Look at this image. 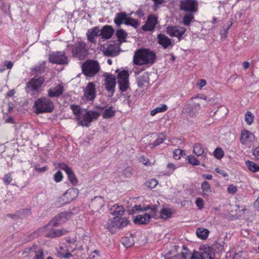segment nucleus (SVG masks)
<instances>
[{
	"mask_svg": "<svg viewBox=\"0 0 259 259\" xmlns=\"http://www.w3.org/2000/svg\"><path fill=\"white\" fill-rule=\"evenodd\" d=\"M71 109L77 116L78 124L82 126H89L90 123L99 116V113L96 111L82 109L75 105H71Z\"/></svg>",
	"mask_w": 259,
	"mask_h": 259,
	"instance_id": "nucleus-1",
	"label": "nucleus"
},
{
	"mask_svg": "<svg viewBox=\"0 0 259 259\" xmlns=\"http://www.w3.org/2000/svg\"><path fill=\"white\" fill-rule=\"evenodd\" d=\"M155 59V55L153 52L148 49H140L135 53L134 62L138 65L152 64Z\"/></svg>",
	"mask_w": 259,
	"mask_h": 259,
	"instance_id": "nucleus-2",
	"label": "nucleus"
},
{
	"mask_svg": "<svg viewBox=\"0 0 259 259\" xmlns=\"http://www.w3.org/2000/svg\"><path fill=\"white\" fill-rule=\"evenodd\" d=\"M80 246L78 245L77 240L74 239H69L66 241V244L59 247L58 252L60 256L65 258H70L73 257L75 254L72 253L76 250H81Z\"/></svg>",
	"mask_w": 259,
	"mask_h": 259,
	"instance_id": "nucleus-3",
	"label": "nucleus"
},
{
	"mask_svg": "<svg viewBox=\"0 0 259 259\" xmlns=\"http://www.w3.org/2000/svg\"><path fill=\"white\" fill-rule=\"evenodd\" d=\"M186 250L189 254L186 259H215L212 248L207 245L201 246L200 252L195 251L193 254L183 246L182 250Z\"/></svg>",
	"mask_w": 259,
	"mask_h": 259,
	"instance_id": "nucleus-4",
	"label": "nucleus"
},
{
	"mask_svg": "<svg viewBox=\"0 0 259 259\" xmlns=\"http://www.w3.org/2000/svg\"><path fill=\"white\" fill-rule=\"evenodd\" d=\"M128 224L129 221L126 218L116 216L108 220L104 226L110 232L114 233L117 229L124 227Z\"/></svg>",
	"mask_w": 259,
	"mask_h": 259,
	"instance_id": "nucleus-5",
	"label": "nucleus"
},
{
	"mask_svg": "<svg viewBox=\"0 0 259 259\" xmlns=\"http://www.w3.org/2000/svg\"><path fill=\"white\" fill-rule=\"evenodd\" d=\"M53 103L49 99L40 98L35 101L34 108L36 113L50 112L53 109Z\"/></svg>",
	"mask_w": 259,
	"mask_h": 259,
	"instance_id": "nucleus-6",
	"label": "nucleus"
},
{
	"mask_svg": "<svg viewBox=\"0 0 259 259\" xmlns=\"http://www.w3.org/2000/svg\"><path fill=\"white\" fill-rule=\"evenodd\" d=\"M44 81L45 78L43 77H34L27 83L26 92L32 96L38 93Z\"/></svg>",
	"mask_w": 259,
	"mask_h": 259,
	"instance_id": "nucleus-7",
	"label": "nucleus"
},
{
	"mask_svg": "<svg viewBox=\"0 0 259 259\" xmlns=\"http://www.w3.org/2000/svg\"><path fill=\"white\" fill-rule=\"evenodd\" d=\"M114 22L117 25L124 23L126 25H131L136 28L140 25L137 20L128 17L126 14L124 12L116 14L114 19Z\"/></svg>",
	"mask_w": 259,
	"mask_h": 259,
	"instance_id": "nucleus-8",
	"label": "nucleus"
},
{
	"mask_svg": "<svg viewBox=\"0 0 259 259\" xmlns=\"http://www.w3.org/2000/svg\"><path fill=\"white\" fill-rule=\"evenodd\" d=\"M83 73L88 76H93L99 71V64L95 61L88 60L82 66Z\"/></svg>",
	"mask_w": 259,
	"mask_h": 259,
	"instance_id": "nucleus-9",
	"label": "nucleus"
},
{
	"mask_svg": "<svg viewBox=\"0 0 259 259\" xmlns=\"http://www.w3.org/2000/svg\"><path fill=\"white\" fill-rule=\"evenodd\" d=\"M72 53L73 56L78 58L79 60L83 59L88 53L85 44L82 41L75 44L73 46Z\"/></svg>",
	"mask_w": 259,
	"mask_h": 259,
	"instance_id": "nucleus-10",
	"label": "nucleus"
},
{
	"mask_svg": "<svg viewBox=\"0 0 259 259\" xmlns=\"http://www.w3.org/2000/svg\"><path fill=\"white\" fill-rule=\"evenodd\" d=\"M50 62L57 64H67L68 59L64 52H56L49 57Z\"/></svg>",
	"mask_w": 259,
	"mask_h": 259,
	"instance_id": "nucleus-11",
	"label": "nucleus"
},
{
	"mask_svg": "<svg viewBox=\"0 0 259 259\" xmlns=\"http://www.w3.org/2000/svg\"><path fill=\"white\" fill-rule=\"evenodd\" d=\"M128 77L129 74L126 70H122L118 74L117 81L122 92L126 91L129 87Z\"/></svg>",
	"mask_w": 259,
	"mask_h": 259,
	"instance_id": "nucleus-12",
	"label": "nucleus"
},
{
	"mask_svg": "<svg viewBox=\"0 0 259 259\" xmlns=\"http://www.w3.org/2000/svg\"><path fill=\"white\" fill-rule=\"evenodd\" d=\"M198 4L196 0H183L180 3V9L190 13L198 11Z\"/></svg>",
	"mask_w": 259,
	"mask_h": 259,
	"instance_id": "nucleus-13",
	"label": "nucleus"
},
{
	"mask_svg": "<svg viewBox=\"0 0 259 259\" xmlns=\"http://www.w3.org/2000/svg\"><path fill=\"white\" fill-rule=\"evenodd\" d=\"M155 210L154 209L151 210L150 213H146L138 214L134 217V222L136 224L142 225L148 224L151 218L155 217Z\"/></svg>",
	"mask_w": 259,
	"mask_h": 259,
	"instance_id": "nucleus-14",
	"label": "nucleus"
},
{
	"mask_svg": "<svg viewBox=\"0 0 259 259\" xmlns=\"http://www.w3.org/2000/svg\"><path fill=\"white\" fill-rule=\"evenodd\" d=\"M96 84L94 82H89L84 89L83 98L86 101H93L96 96Z\"/></svg>",
	"mask_w": 259,
	"mask_h": 259,
	"instance_id": "nucleus-15",
	"label": "nucleus"
},
{
	"mask_svg": "<svg viewBox=\"0 0 259 259\" xmlns=\"http://www.w3.org/2000/svg\"><path fill=\"white\" fill-rule=\"evenodd\" d=\"M186 31L185 28L178 26L168 27L166 30L168 34L172 37H177L179 39L181 38Z\"/></svg>",
	"mask_w": 259,
	"mask_h": 259,
	"instance_id": "nucleus-16",
	"label": "nucleus"
},
{
	"mask_svg": "<svg viewBox=\"0 0 259 259\" xmlns=\"http://www.w3.org/2000/svg\"><path fill=\"white\" fill-rule=\"evenodd\" d=\"M78 195V190L75 188H70L66 191L62 199L63 203H68L75 199Z\"/></svg>",
	"mask_w": 259,
	"mask_h": 259,
	"instance_id": "nucleus-17",
	"label": "nucleus"
},
{
	"mask_svg": "<svg viewBox=\"0 0 259 259\" xmlns=\"http://www.w3.org/2000/svg\"><path fill=\"white\" fill-rule=\"evenodd\" d=\"M66 214L64 213H60L55 216L50 223L44 228L42 231H46L49 229L50 227H56L61 225L65 221Z\"/></svg>",
	"mask_w": 259,
	"mask_h": 259,
	"instance_id": "nucleus-18",
	"label": "nucleus"
},
{
	"mask_svg": "<svg viewBox=\"0 0 259 259\" xmlns=\"http://www.w3.org/2000/svg\"><path fill=\"white\" fill-rule=\"evenodd\" d=\"M104 84L106 90L113 94L116 85L115 76L112 74H107L105 75Z\"/></svg>",
	"mask_w": 259,
	"mask_h": 259,
	"instance_id": "nucleus-19",
	"label": "nucleus"
},
{
	"mask_svg": "<svg viewBox=\"0 0 259 259\" xmlns=\"http://www.w3.org/2000/svg\"><path fill=\"white\" fill-rule=\"evenodd\" d=\"M255 136L247 130H243L240 135V142L244 145H248L254 140Z\"/></svg>",
	"mask_w": 259,
	"mask_h": 259,
	"instance_id": "nucleus-20",
	"label": "nucleus"
},
{
	"mask_svg": "<svg viewBox=\"0 0 259 259\" xmlns=\"http://www.w3.org/2000/svg\"><path fill=\"white\" fill-rule=\"evenodd\" d=\"M157 23V18L153 15H150L148 17L146 23L143 26L142 28L145 31H151L154 28Z\"/></svg>",
	"mask_w": 259,
	"mask_h": 259,
	"instance_id": "nucleus-21",
	"label": "nucleus"
},
{
	"mask_svg": "<svg viewBox=\"0 0 259 259\" xmlns=\"http://www.w3.org/2000/svg\"><path fill=\"white\" fill-rule=\"evenodd\" d=\"M193 152L197 156H202V159L205 161L207 158V153L201 144H195L193 146Z\"/></svg>",
	"mask_w": 259,
	"mask_h": 259,
	"instance_id": "nucleus-22",
	"label": "nucleus"
},
{
	"mask_svg": "<svg viewBox=\"0 0 259 259\" xmlns=\"http://www.w3.org/2000/svg\"><path fill=\"white\" fill-rule=\"evenodd\" d=\"M157 40L159 44L162 47L166 49L172 46V41L167 36L163 34H159L157 36Z\"/></svg>",
	"mask_w": 259,
	"mask_h": 259,
	"instance_id": "nucleus-23",
	"label": "nucleus"
},
{
	"mask_svg": "<svg viewBox=\"0 0 259 259\" xmlns=\"http://www.w3.org/2000/svg\"><path fill=\"white\" fill-rule=\"evenodd\" d=\"M87 35L88 40L91 42L95 41V37L98 35H100V29L98 27H95L93 28L90 29L87 32Z\"/></svg>",
	"mask_w": 259,
	"mask_h": 259,
	"instance_id": "nucleus-24",
	"label": "nucleus"
},
{
	"mask_svg": "<svg viewBox=\"0 0 259 259\" xmlns=\"http://www.w3.org/2000/svg\"><path fill=\"white\" fill-rule=\"evenodd\" d=\"M63 87L61 84H58L54 88H51L48 91V96L50 97H56L61 95L63 93Z\"/></svg>",
	"mask_w": 259,
	"mask_h": 259,
	"instance_id": "nucleus-25",
	"label": "nucleus"
},
{
	"mask_svg": "<svg viewBox=\"0 0 259 259\" xmlns=\"http://www.w3.org/2000/svg\"><path fill=\"white\" fill-rule=\"evenodd\" d=\"M68 231L65 229L62 228L57 230H53L50 233L45 232V236L49 237H56L65 235Z\"/></svg>",
	"mask_w": 259,
	"mask_h": 259,
	"instance_id": "nucleus-26",
	"label": "nucleus"
},
{
	"mask_svg": "<svg viewBox=\"0 0 259 259\" xmlns=\"http://www.w3.org/2000/svg\"><path fill=\"white\" fill-rule=\"evenodd\" d=\"M113 33V29L111 26L106 25L100 30V35L103 38L108 39L111 37Z\"/></svg>",
	"mask_w": 259,
	"mask_h": 259,
	"instance_id": "nucleus-27",
	"label": "nucleus"
},
{
	"mask_svg": "<svg viewBox=\"0 0 259 259\" xmlns=\"http://www.w3.org/2000/svg\"><path fill=\"white\" fill-rule=\"evenodd\" d=\"M116 110L112 106L106 107L102 114L104 119H109L113 117L115 114Z\"/></svg>",
	"mask_w": 259,
	"mask_h": 259,
	"instance_id": "nucleus-28",
	"label": "nucleus"
},
{
	"mask_svg": "<svg viewBox=\"0 0 259 259\" xmlns=\"http://www.w3.org/2000/svg\"><path fill=\"white\" fill-rule=\"evenodd\" d=\"M149 78L147 73H144L141 75L138 80V85L140 88L147 87L149 83Z\"/></svg>",
	"mask_w": 259,
	"mask_h": 259,
	"instance_id": "nucleus-29",
	"label": "nucleus"
},
{
	"mask_svg": "<svg viewBox=\"0 0 259 259\" xmlns=\"http://www.w3.org/2000/svg\"><path fill=\"white\" fill-rule=\"evenodd\" d=\"M173 210L170 208H163L160 212V218L163 219H167L170 218L173 214Z\"/></svg>",
	"mask_w": 259,
	"mask_h": 259,
	"instance_id": "nucleus-30",
	"label": "nucleus"
},
{
	"mask_svg": "<svg viewBox=\"0 0 259 259\" xmlns=\"http://www.w3.org/2000/svg\"><path fill=\"white\" fill-rule=\"evenodd\" d=\"M196 234L198 238L204 240L207 238L209 231L206 229L199 228L196 230Z\"/></svg>",
	"mask_w": 259,
	"mask_h": 259,
	"instance_id": "nucleus-31",
	"label": "nucleus"
},
{
	"mask_svg": "<svg viewBox=\"0 0 259 259\" xmlns=\"http://www.w3.org/2000/svg\"><path fill=\"white\" fill-rule=\"evenodd\" d=\"M167 109V106L165 104H161L151 111L150 115L152 116L157 113L165 112Z\"/></svg>",
	"mask_w": 259,
	"mask_h": 259,
	"instance_id": "nucleus-32",
	"label": "nucleus"
},
{
	"mask_svg": "<svg viewBox=\"0 0 259 259\" xmlns=\"http://www.w3.org/2000/svg\"><path fill=\"white\" fill-rule=\"evenodd\" d=\"M30 252L34 253L33 259H44V254L43 251L40 248H37L36 249L31 248L30 250Z\"/></svg>",
	"mask_w": 259,
	"mask_h": 259,
	"instance_id": "nucleus-33",
	"label": "nucleus"
},
{
	"mask_svg": "<svg viewBox=\"0 0 259 259\" xmlns=\"http://www.w3.org/2000/svg\"><path fill=\"white\" fill-rule=\"evenodd\" d=\"M194 19V16L192 13H187L183 18L182 23L186 26H189Z\"/></svg>",
	"mask_w": 259,
	"mask_h": 259,
	"instance_id": "nucleus-34",
	"label": "nucleus"
},
{
	"mask_svg": "<svg viewBox=\"0 0 259 259\" xmlns=\"http://www.w3.org/2000/svg\"><path fill=\"white\" fill-rule=\"evenodd\" d=\"M245 164L251 171L256 172L259 171V165L254 162L248 160L246 161Z\"/></svg>",
	"mask_w": 259,
	"mask_h": 259,
	"instance_id": "nucleus-35",
	"label": "nucleus"
},
{
	"mask_svg": "<svg viewBox=\"0 0 259 259\" xmlns=\"http://www.w3.org/2000/svg\"><path fill=\"white\" fill-rule=\"evenodd\" d=\"M201 189L203 196L208 195L211 192V187L209 183L207 181H204L201 185Z\"/></svg>",
	"mask_w": 259,
	"mask_h": 259,
	"instance_id": "nucleus-36",
	"label": "nucleus"
},
{
	"mask_svg": "<svg viewBox=\"0 0 259 259\" xmlns=\"http://www.w3.org/2000/svg\"><path fill=\"white\" fill-rule=\"evenodd\" d=\"M116 35L119 41L120 42H123L125 41L127 34L124 30L122 29H118L117 30Z\"/></svg>",
	"mask_w": 259,
	"mask_h": 259,
	"instance_id": "nucleus-37",
	"label": "nucleus"
},
{
	"mask_svg": "<svg viewBox=\"0 0 259 259\" xmlns=\"http://www.w3.org/2000/svg\"><path fill=\"white\" fill-rule=\"evenodd\" d=\"M113 208L114 211L112 212L113 215L116 216H120L121 215L124 211V209L122 206H119L117 205H114L113 206Z\"/></svg>",
	"mask_w": 259,
	"mask_h": 259,
	"instance_id": "nucleus-38",
	"label": "nucleus"
},
{
	"mask_svg": "<svg viewBox=\"0 0 259 259\" xmlns=\"http://www.w3.org/2000/svg\"><path fill=\"white\" fill-rule=\"evenodd\" d=\"M245 121L248 125H251L254 121V116L250 111H247L245 114Z\"/></svg>",
	"mask_w": 259,
	"mask_h": 259,
	"instance_id": "nucleus-39",
	"label": "nucleus"
},
{
	"mask_svg": "<svg viewBox=\"0 0 259 259\" xmlns=\"http://www.w3.org/2000/svg\"><path fill=\"white\" fill-rule=\"evenodd\" d=\"M67 175L69 181L73 185H75L77 184V179L76 178L72 169L69 172H68Z\"/></svg>",
	"mask_w": 259,
	"mask_h": 259,
	"instance_id": "nucleus-40",
	"label": "nucleus"
},
{
	"mask_svg": "<svg viewBox=\"0 0 259 259\" xmlns=\"http://www.w3.org/2000/svg\"><path fill=\"white\" fill-rule=\"evenodd\" d=\"M189 255L186 250H181L179 254L174 255L169 259H186Z\"/></svg>",
	"mask_w": 259,
	"mask_h": 259,
	"instance_id": "nucleus-41",
	"label": "nucleus"
},
{
	"mask_svg": "<svg viewBox=\"0 0 259 259\" xmlns=\"http://www.w3.org/2000/svg\"><path fill=\"white\" fill-rule=\"evenodd\" d=\"M224 153L223 150L222 148L219 147L216 148L213 152V155L216 158L218 159H221L224 156Z\"/></svg>",
	"mask_w": 259,
	"mask_h": 259,
	"instance_id": "nucleus-42",
	"label": "nucleus"
},
{
	"mask_svg": "<svg viewBox=\"0 0 259 259\" xmlns=\"http://www.w3.org/2000/svg\"><path fill=\"white\" fill-rule=\"evenodd\" d=\"M188 162L194 166L200 164L199 161L193 155H189L187 157Z\"/></svg>",
	"mask_w": 259,
	"mask_h": 259,
	"instance_id": "nucleus-43",
	"label": "nucleus"
},
{
	"mask_svg": "<svg viewBox=\"0 0 259 259\" xmlns=\"http://www.w3.org/2000/svg\"><path fill=\"white\" fill-rule=\"evenodd\" d=\"M158 182L155 179H150L145 183V185L146 187L151 189L155 188Z\"/></svg>",
	"mask_w": 259,
	"mask_h": 259,
	"instance_id": "nucleus-44",
	"label": "nucleus"
},
{
	"mask_svg": "<svg viewBox=\"0 0 259 259\" xmlns=\"http://www.w3.org/2000/svg\"><path fill=\"white\" fill-rule=\"evenodd\" d=\"M121 242L126 247H130L133 244V239L124 237L121 239Z\"/></svg>",
	"mask_w": 259,
	"mask_h": 259,
	"instance_id": "nucleus-45",
	"label": "nucleus"
},
{
	"mask_svg": "<svg viewBox=\"0 0 259 259\" xmlns=\"http://www.w3.org/2000/svg\"><path fill=\"white\" fill-rule=\"evenodd\" d=\"M57 165L58 168L65 171L66 174L72 169L66 163L63 162L58 163Z\"/></svg>",
	"mask_w": 259,
	"mask_h": 259,
	"instance_id": "nucleus-46",
	"label": "nucleus"
},
{
	"mask_svg": "<svg viewBox=\"0 0 259 259\" xmlns=\"http://www.w3.org/2000/svg\"><path fill=\"white\" fill-rule=\"evenodd\" d=\"M165 139V137L163 135H161L154 141L152 144H151V147H155V146L160 145L163 142Z\"/></svg>",
	"mask_w": 259,
	"mask_h": 259,
	"instance_id": "nucleus-47",
	"label": "nucleus"
},
{
	"mask_svg": "<svg viewBox=\"0 0 259 259\" xmlns=\"http://www.w3.org/2000/svg\"><path fill=\"white\" fill-rule=\"evenodd\" d=\"M54 180L56 183L61 182L63 178L62 173L60 171H57L54 176Z\"/></svg>",
	"mask_w": 259,
	"mask_h": 259,
	"instance_id": "nucleus-48",
	"label": "nucleus"
},
{
	"mask_svg": "<svg viewBox=\"0 0 259 259\" xmlns=\"http://www.w3.org/2000/svg\"><path fill=\"white\" fill-rule=\"evenodd\" d=\"M184 153V151L180 149H176L173 152V157L175 159H180Z\"/></svg>",
	"mask_w": 259,
	"mask_h": 259,
	"instance_id": "nucleus-49",
	"label": "nucleus"
},
{
	"mask_svg": "<svg viewBox=\"0 0 259 259\" xmlns=\"http://www.w3.org/2000/svg\"><path fill=\"white\" fill-rule=\"evenodd\" d=\"M12 177L11 174H6L3 178V181L6 185L10 184L12 181Z\"/></svg>",
	"mask_w": 259,
	"mask_h": 259,
	"instance_id": "nucleus-50",
	"label": "nucleus"
},
{
	"mask_svg": "<svg viewBox=\"0 0 259 259\" xmlns=\"http://www.w3.org/2000/svg\"><path fill=\"white\" fill-rule=\"evenodd\" d=\"M196 205L198 209H202L204 207V201L201 198H197L195 201Z\"/></svg>",
	"mask_w": 259,
	"mask_h": 259,
	"instance_id": "nucleus-51",
	"label": "nucleus"
},
{
	"mask_svg": "<svg viewBox=\"0 0 259 259\" xmlns=\"http://www.w3.org/2000/svg\"><path fill=\"white\" fill-rule=\"evenodd\" d=\"M46 62L43 61L39 66H36L34 68V70L36 72L42 71L46 67Z\"/></svg>",
	"mask_w": 259,
	"mask_h": 259,
	"instance_id": "nucleus-52",
	"label": "nucleus"
},
{
	"mask_svg": "<svg viewBox=\"0 0 259 259\" xmlns=\"http://www.w3.org/2000/svg\"><path fill=\"white\" fill-rule=\"evenodd\" d=\"M227 191L229 193L234 194L237 191V188L233 185H229L227 188Z\"/></svg>",
	"mask_w": 259,
	"mask_h": 259,
	"instance_id": "nucleus-53",
	"label": "nucleus"
},
{
	"mask_svg": "<svg viewBox=\"0 0 259 259\" xmlns=\"http://www.w3.org/2000/svg\"><path fill=\"white\" fill-rule=\"evenodd\" d=\"M215 171L221 175L223 177H226L228 176L226 172V171L223 169H220L219 167H217L215 169Z\"/></svg>",
	"mask_w": 259,
	"mask_h": 259,
	"instance_id": "nucleus-54",
	"label": "nucleus"
},
{
	"mask_svg": "<svg viewBox=\"0 0 259 259\" xmlns=\"http://www.w3.org/2000/svg\"><path fill=\"white\" fill-rule=\"evenodd\" d=\"M206 84V81L205 79H200L197 83V85L199 87V89H202V88L204 87Z\"/></svg>",
	"mask_w": 259,
	"mask_h": 259,
	"instance_id": "nucleus-55",
	"label": "nucleus"
},
{
	"mask_svg": "<svg viewBox=\"0 0 259 259\" xmlns=\"http://www.w3.org/2000/svg\"><path fill=\"white\" fill-rule=\"evenodd\" d=\"M34 168L36 171L39 172H42L46 171L47 170L48 167L46 166L42 167H39L38 165H36L35 166Z\"/></svg>",
	"mask_w": 259,
	"mask_h": 259,
	"instance_id": "nucleus-56",
	"label": "nucleus"
},
{
	"mask_svg": "<svg viewBox=\"0 0 259 259\" xmlns=\"http://www.w3.org/2000/svg\"><path fill=\"white\" fill-rule=\"evenodd\" d=\"M126 170H127V171H124V175L126 177H130L134 173L133 170L131 168H127Z\"/></svg>",
	"mask_w": 259,
	"mask_h": 259,
	"instance_id": "nucleus-57",
	"label": "nucleus"
},
{
	"mask_svg": "<svg viewBox=\"0 0 259 259\" xmlns=\"http://www.w3.org/2000/svg\"><path fill=\"white\" fill-rule=\"evenodd\" d=\"M180 249H181V248H180V247L179 246L174 245L172 247V249L170 251V254H175V253L178 252Z\"/></svg>",
	"mask_w": 259,
	"mask_h": 259,
	"instance_id": "nucleus-58",
	"label": "nucleus"
},
{
	"mask_svg": "<svg viewBox=\"0 0 259 259\" xmlns=\"http://www.w3.org/2000/svg\"><path fill=\"white\" fill-rule=\"evenodd\" d=\"M253 155L255 158L259 160V147H257L254 150Z\"/></svg>",
	"mask_w": 259,
	"mask_h": 259,
	"instance_id": "nucleus-59",
	"label": "nucleus"
},
{
	"mask_svg": "<svg viewBox=\"0 0 259 259\" xmlns=\"http://www.w3.org/2000/svg\"><path fill=\"white\" fill-rule=\"evenodd\" d=\"M4 66H6L8 69H11L13 67V64L10 61H6Z\"/></svg>",
	"mask_w": 259,
	"mask_h": 259,
	"instance_id": "nucleus-60",
	"label": "nucleus"
},
{
	"mask_svg": "<svg viewBox=\"0 0 259 259\" xmlns=\"http://www.w3.org/2000/svg\"><path fill=\"white\" fill-rule=\"evenodd\" d=\"M141 161L142 162L143 164L145 165H148L150 164L149 160L144 157L141 158Z\"/></svg>",
	"mask_w": 259,
	"mask_h": 259,
	"instance_id": "nucleus-61",
	"label": "nucleus"
},
{
	"mask_svg": "<svg viewBox=\"0 0 259 259\" xmlns=\"http://www.w3.org/2000/svg\"><path fill=\"white\" fill-rule=\"evenodd\" d=\"M230 26H229L227 27V28L224 30V32L221 33V35L222 37H224V38H226L227 37L228 31L230 29Z\"/></svg>",
	"mask_w": 259,
	"mask_h": 259,
	"instance_id": "nucleus-62",
	"label": "nucleus"
},
{
	"mask_svg": "<svg viewBox=\"0 0 259 259\" xmlns=\"http://www.w3.org/2000/svg\"><path fill=\"white\" fill-rule=\"evenodd\" d=\"M242 66L244 69H247L249 67V63L247 61L243 62L242 63Z\"/></svg>",
	"mask_w": 259,
	"mask_h": 259,
	"instance_id": "nucleus-63",
	"label": "nucleus"
},
{
	"mask_svg": "<svg viewBox=\"0 0 259 259\" xmlns=\"http://www.w3.org/2000/svg\"><path fill=\"white\" fill-rule=\"evenodd\" d=\"M254 206L257 208L259 211V197L257 198L255 202H254Z\"/></svg>",
	"mask_w": 259,
	"mask_h": 259,
	"instance_id": "nucleus-64",
	"label": "nucleus"
}]
</instances>
